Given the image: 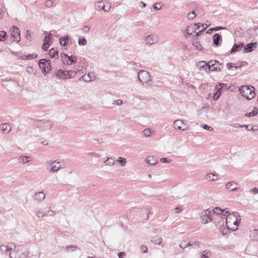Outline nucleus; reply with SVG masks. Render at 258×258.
<instances>
[{
	"mask_svg": "<svg viewBox=\"0 0 258 258\" xmlns=\"http://www.w3.org/2000/svg\"><path fill=\"white\" fill-rule=\"evenodd\" d=\"M240 217L239 213L236 212H233L232 214L229 213L226 218L227 228L232 231L237 230L240 221Z\"/></svg>",
	"mask_w": 258,
	"mask_h": 258,
	"instance_id": "obj_1",
	"label": "nucleus"
},
{
	"mask_svg": "<svg viewBox=\"0 0 258 258\" xmlns=\"http://www.w3.org/2000/svg\"><path fill=\"white\" fill-rule=\"evenodd\" d=\"M254 88L251 86H242L239 88L240 94L247 100L253 99L255 95Z\"/></svg>",
	"mask_w": 258,
	"mask_h": 258,
	"instance_id": "obj_2",
	"label": "nucleus"
},
{
	"mask_svg": "<svg viewBox=\"0 0 258 258\" xmlns=\"http://www.w3.org/2000/svg\"><path fill=\"white\" fill-rule=\"evenodd\" d=\"M36 123L37 126L43 131L49 130L53 126V123L50 120H38Z\"/></svg>",
	"mask_w": 258,
	"mask_h": 258,
	"instance_id": "obj_3",
	"label": "nucleus"
},
{
	"mask_svg": "<svg viewBox=\"0 0 258 258\" xmlns=\"http://www.w3.org/2000/svg\"><path fill=\"white\" fill-rule=\"evenodd\" d=\"M51 61L46 59H41L38 61V65L42 73L46 74L51 70Z\"/></svg>",
	"mask_w": 258,
	"mask_h": 258,
	"instance_id": "obj_4",
	"label": "nucleus"
},
{
	"mask_svg": "<svg viewBox=\"0 0 258 258\" xmlns=\"http://www.w3.org/2000/svg\"><path fill=\"white\" fill-rule=\"evenodd\" d=\"M63 162L58 161V160L50 161L47 169L50 172L54 173L59 171L62 167Z\"/></svg>",
	"mask_w": 258,
	"mask_h": 258,
	"instance_id": "obj_5",
	"label": "nucleus"
},
{
	"mask_svg": "<svg viewBox=\"0 0 258 258\" xmlns=\"http://www.w3.org/2000/svg\"><path fill=\"white\" fill-rule=\"evenodd\" d=\"M227 85L226 84L220 83L219 85H216L214 90L213 99L214 100H217L222 91L227 90Z\"/></svg>",
	"mask_w": 258,
	"mask_h": 258,
	"instance_id": "obj_6",
	"label": "nucleus"
},
{
	"mask_svg": "<svg viewBox=\"0 0 258 258\" xmlns=\"http://www.w3.org/2000/svg\"><path fill=\"white\" fill-rule=\"evenodd\" d=\"M138 78L142 84L148 82L151 79L149 73L145 70H140L138 72Z\"/></svg>",
	"mask_w": 258,
	"mask_h": 258,
	"instance_id": "obj_7",
	"label": "nucleus"
},
{
	"mask_svg": "<svg viewBox=\"0 0 258 258\" xmlns=\"http://www.w3.org/2000/svg\"><path fill=\"white\" fill-rule=\"evenodd\" d=\"M11 39L13 42H20L21 40L20 31L19 28L16 26H13L11 29Z\"/></svg>",
	"mask_w": 258,
	"mask_h": 258,
	"instance_id": "obj_8",
	"label": "nucleus"
},
{
	"mask_svg": "<svg viewBox=\"0 0 258 258\" xmlns=\"http://www.w3.org/2000/svg\"><path fill=\"white\" fill-rule=\"evenodd\" d=\"M257 42H254L247 44L244 46L243 48V53H248L253 51L257 47Z\"/></svg>",
	"mask_w": 258,
	"mask_h": 258,
	"instance_id": "obj_9",
	"label": "nucleus"
},
{
	"mask_svg": "<svg viewBox=\"0 0 258 258\" xmlns=\"http://www.w3.org/2000/svg\"><path fill=\"white\" fill-rule=\"evenodd\" d=\"M212 62V61H208L207 62L202 60L198 62V66L200 67V70H205L207 72V71L210 70V67L209 64Z\"/></svg>",
	"mask_w": 258,
	"mask_h": 258,
	"instance_id": "obj_10",
	"label": "nucleus"
},
{
	"mask_svg": "<svg viewBox=\"0 0 258 258\" xmlns=\"http://www.w3.org/2000/svg\"><path fill=\"white\" fill-rule=\"evenodd\" d=\"M61 58L63 59V61L66 60V59L67 58L68 59L67 61L68 64H71L72 63H74L77 61V58L75 56H69L67 54L62 53L61 54Z\"/></svg>",
	"mask_w": 258,
	"mask_h": 258,
	"instance_id": "obj_11",
	"label": "nucleus"
},
{
	"mask_svg": "<svg viewBox=\"0 0 258 258\" xmlns=\"http://www.w3.org/2000/svg\"><path fill=\"white\" fill-rule=\"evenodd\" d=\"M57 77L61 79H67L70 78L69 73L68 71L59 70L55 73Z\"/></svg>",
	"mask_w": 258,
	"mask_h": 258,
	"instance_id": "obj_12",
	"label": "nucleus"
},
{
	"mask_svg": "<svg viewBox=\"0 0 258 258\" xmlns=\"http://www.w3.org/2000/svg\"><path fill=\"white\" fill-rule=\"evenodd\" d=\"M225 210V209H221L220 207H216L213 209V212L217 215H221V218H224L225 217H226V216L230 213L228 211L224 212Z\"/></svg>",
	"mask_w": 258,
	"mask_h": 258,
	"instance_id": "obj_13",
	"label": "nucleus"
},
{
	"mask_svg": "<svg viewBox=\"0 0 258 258\" xmlns=\"http://www.w3.org/2000/svg\"><path fill=\"white\" fill-rule=\"evenodd\" d=\"M59 43L61 46H67L69 44L71 43V37L69 35H66L59 39Z\"/></svg>",
	"mask_w": 258,
	"mask_h": 258,
	"instance_id": "obj_14",
	"label": "nucleus"
},
{
	"mask_svg": "<svg viewBox=\"0 0 258 258\" xmlns=\"http://www.w3.org/2000/svg\"><path fill=\"white\" fill-rule=\"evenodd\" d=\"M52 36L50 33L45 35L42 46V49L44 50H46L47 48L49 46V40L52 38Z\"/></svg>",
	"mask_w": 258,
	"mask_h": 258,
	"instance_id": "obj_15",
	"label": "nucleus"
},
{
	"mask_svg": "<svg viewBox=\"0 0 258 258\" xmlns=\"http://www.w3.org/2000/svg\"><path fill=\"white\" fill-rule=\"evenodd\" d=\"M95 9L98 11H99L100 10H103L106 12H108L110 11V7H109L108 8V10H106L105 9L104 4L102 1L97 2L95 3Z\"/></svg>",
	"mask_w": 258,
	"mask_h": 258,
	"instance_id": "obj_16",
	"label": "nucleus"
},
{
	"mask_svg": "<svg viewBox=\"0 0 258 258\" xmlns=\"http://www.w3.org/2000/svg\"><path fill=\"white\" fill-rule=\"evenodd\" d=\"M244 46V43L242 42L238 44L235 43L233 45L232 48L230 50V53H233L235 52L238 51Z\"/></svg>",
	"mask_w": 258,
	"mask_h": 258,
	"instance_id": "obj_17",
	"label": "nucleus"
},
{
	"mask_svg": "<svg viewBox=\"0 0 258 258\" xmlns=\"http://www.w3.org/2000/svg\"><path fill=\"white\" fill-rule=\"evenodd\" d=\"M0 128L4 134H8L11 131L10 125L6 123H4L1 125Z\"/></svg>",
	"mask_w": 258,
	"mask_h": 258,
	"instance_id": "obj_18",
	"label": "nucleus"
},
{
	"mask_svg": "<svg viewBox=\"0 0 258 258\" xmlns=\"http://www.w3.org/2000/svg\"><path fill=\"white\" fill-rule=\"evenodd\" d=\"M213 43L215 46H218L219 44L220 41L221 40V36L219 34H215L213 37Z\"/></svg>",
	"mask_w": 258,
	"mask_h": 258,
	"instance_id": "obj_19",
	"label": "nucleus"
},
{
	"mask_svg": "<svg viewBox=\"0 0 258 258\" xmlns=\"http://www.w3.org/2000/svg\"><path fill=\"white\" fill-rule=\"evenodd\" d=\"M211 216H212V212L211 211H210L209 210L207 209V210H204L202 212L201 216H203L204 217H206L209 219V221H211L212 220Z\"/></svg>",
	"mask_w": 258,
	"mask_h": 258,
	"instance_id": "obj_20",
	"label": "nucleus"
},
{
	"mask_svg": "<svg viewBox=\"0 0 258 258\" xmlns=\"http://www.w3.org/2000/svg\"><path fill=\"white\" fill-rule=\"evenodd\" d=\"M48 54L51 58L55 57L57 58L58 55V51L56 49H55L54 48H52L49 50Z\"/></svg>",
	"mask_w": 258,
	"mask_h": 258,
	"instance_id": "obj_21",
	"label": "nucleus"
},
{
	"mask_svg": "<svg viewBox=\"0 0 258 258\" xmlns=\"http://www.w3.org/2000/svg\"><path fill=\"white\" fill-rule=\"evenodd\" d=\"M156 37L153 34H150L146 37V43L149 45L154 43Z\"/></svg>",
	"mask_w": 258,
	"mask_h": 258,
	"instance_id": "obj_22",
	"label": "nucleus"
},
{
	"mask_svg": "<svg viewBox=\"0 0 258 258\" xmlns=\"http://www.w3.org/2000/svg\"><path fill=\"white\" fill-rule=\"evenodd\" d=\"M182 124H183V122L181 120H179V119L176 120L173 122L174 127L175 128H177L178 130H182L181 125ZM182 130L184 131V130H185V129H182Z\"/></svg>",
	"mask_w": 258,
	"mask_h": 258,
	"instance_id": "obj_23",
	"label": "nucleus"
},
{
	"mask_svg": "<svg viewBox=\"0 0 258 258\" xmlns=\"http://www.w3.org/2000/svg\"><path fill=\"white\" fill-rule=\"evenodd\" d=\"M151 241L155 244H160L162 242V238L161 236L157 235L152 237Z\"/></svg>",
	"mask_w": 258,
	"mask_h": 258,
	"instance_id": "obj_24",
	"label": "nucleus"
},
{
	"mask_svg": "<svg viewBox=\"0 0 258 258\" xmlns=\"http://www.w3.org/2000/svg\"><path fill=\"white\" fill-rule=\"evenodd\" d=\"M146 161L147 163L150 165H155L156 164L157 161L153 156H149L147 157Z\"/></svg>",
	"mask_w": 258,
	"mask_h": 258,
	"instance_id": "obj_25",
	"label": "nucleus"
},
{
	"mask_svg": "<svg viewBox=\"0 0 258 258\" xmlns=\"http://www.w3.org/2000/svg\"><path fill=\"white\" fill-rule=\"evenodd\" d=\"M233 184H234L235 185H237V183L235 182H228L226 185V188L228 189H229L231 191L236 190L237 189V187H233Z\"/></svg>",
	"mask_w": 258,
	"mask_h": 258,
	"instance_id": "obj_26",
	"label": "nucleus"
},
{
	"mask_svg": "<svg viewBox=\"0 0 258 258\" xmlns=\"http://www.w3.org/2000/svg\"><path fill=\"white\" fill-rule=\"evenodd\" d=\"M45 198V194L43 192H38L35 194V199L41 201Z\"/></svg>",
	"mask_w": 258,
	"mask_h": 258,
	"instance_id": "obj_27",
	"label": "nucleus"
},
{
	"mask_svg": "<svg viewBox=\"0 0 258 258\" xmlns=\"http://www.w3.org/2000/svg\"><path fill=\"white\" fill-rule=\"evenodd\" d=\"M30 157L26 156H21L18 158L19 162L23 163L24 164L27 163L29 162Z\"/></svg>",
	"mask_w": 258,
	"mask_h": 258,
	"instance_id": "obj_28",
	"label": "nucleus"
},
{
	"mask_svg": "<svg viewBox=\"0 0 258 258\" xmlns=\"http://www.w3.org/2000/svg\"><path fill=\"white\" fill-rule=\"evenodd\" d=\"M37 54H28V55H24L23 56H21V59H28V60H30V59H33V58H35L37 57Z\"/></svg>",
	"mask_w": 258,
	"mask_h": 258,
	"instance_id": "obj_29",
	"label": "nucleus"
},
{
	"mask_svg": "<svg viewBox=\"0 0 258 258\" xmlns=\"http://www.w3.org/2000/svg\"><path fill=\"white\" fill-rule=\"evenodd\" d=\"M211 61H212L213 62L209 64L210 67V70L209 71H216L215 69L217 64V63H219V61L216 60H211Z\"/></svg>",
	"mask_w": 258,
	"mask_h": 258,
	"instance_id": "obj_30",
	"label": "nucleus"
},
{
	"mask_svg": "<svg viewBox=\"0 0 258 258\" xmlns=\"http://www.w3.org/2000/svg\"><path fill=\"white\" fill-rule=\"evenodd\" d=\"M226 29L225 27H221V26H217L216 27H213L212 28L209 29L207 32L206 33L210 34L212 31H216L220 30H223Z\"/></svg>",
	"mask_w": 258,
	"mask_h": 258,
	"instance_id": "obj_31",
	"label": "nucleus"
},
{
	"mask_svg": "<svg viewBox=\"0 0 258 258\" xmlns=\"http://www.w3.org/2000/svg\"><path fill=\"white\" fill-rule=\"evenodd\" d=\"M117 162L119 163L121 166H125L126 163V160L125 158L119 157L117 160Z\"/></svg>",
	"mask_w": 258,
	"mask_h": 258,
	"instance_id": "obj_32",
	"label": "nucleus"
},
{
	"mask_svg": "<svg viewBox=\"0 0 258 258\" xmlns=\"http://www.w3.org/2000/svg\"><path fill=\"white\" fill-rule=\"evenodd\" d=\"M258 109L256 108V107H254L253 111L249 112L248 113H246L245 114V116H247L248 117H251V116H253L255 115H257V113H258V111H257Z\"/></svg>",
	"mask_w": 258,
	"mask_h": 258,
	"instance_id": "obj_33",
	"label": "nucleus"
},
{
	"mask_svg": "<svg viewBox=\"0 0 258 258\" xmlns=\"http://www.w3.org/2000/svg\"><path fill=\"white\" fill-rule=\"evenodd\" d=\"M79 45L84 46L87 44V40L85 37H80L78 40Z\"/></svg>",
	"mask_w": 258,
	"mask_h": 258,
	"instance_id": "obj_34",
	"label": "nucleus"
},
{
	"mask_svg": "<svg viewBox=\"0 0 258 258\" xmlns=\"http://www.w3.org/2000/svg\"><path fill=\"white\" fill-rule=\"evenodd\" d=\"M78 248V246L77 245H68L66 246V248L67 249V251L68 252L70 251H74L76 249H77Z\"/></svg>",
	"mask_w": 258,
	"mask_h": 258,
	"instance_id": "obj_35",
	"label": "nucleus"
},
{
	"mask_svg": "<svg viewBox=\"0 0 258 258\" xmlns=\"http://www.w3.org/2000/svg\"><path fill=\"white\" fill-rule=\"evenodd\" d=\"M7 37V33L4 31H0V41H4Z\"/></svg>",
	"mask_w": 258,
	"mask_h": 258,
	"instance_id": "obj_36",
	"label": "nucleus"
},
{
	"mask_svg": "<svg viewBox=\"0 0 258 258\" xmlns=\"http://www.w3.org/2000/svg\"><path fill=\"white\" fill-rule=\"evenodd\" d=\"M191 245V243L190 242H188L186 243L185 241H183L181 242L180 244L179 245L180 247L184 249L186 248V247H189Z\"/></svg>",
	"mask_w": 258,
	"mask_h": 258,
	"instance_id": "obj_37",
	"label": "nucleus"
},
{
	"mask_svg": "<svg viewBox=\"0 0 258 258\" xmlns=\"http://www.w3.org/2000/svg\"><path fill=\"white\" fill-rule=\"evenodd\" d=\"M81 79L85 82H90L91 81L92 79V77L90 76V73H88V74L86 75H83Z\"/></svg>",
	"mask_w": 258,
	"mask_h": 258,
	"instance_id": "obj_38",
	"label": "nucleus"
},
{
	"mask_svg": "<svg viewBox=\"0 0 258 258\" xmlns=\"http://www.w3.org/2000/svg\"><path fill=\"white\" fill-rule=\"evenodd\" d=\"M212 176H213V177L216 176V175L215 174H214V173H208L206 175V178L207 179H209L210 180H212V181H215V180H217V178H214L213 177L212 178Z\"/></svg>",
	"mask_w": 258,
	"mask_h": 258,
	"instance_id": "obj_39",
	"label": "nucleus"
},
{
	"mask_svg": "<svg viewBox=\"0 0 258 258\" xmlns=\"http://www.w3.org/2000/svg\"><path fill=\"white\" fill-rule=\"evenodd\" d=\"M36 215L39 218L40 217H43L45 216V211L39 210L36 213Z\"/></svg>",
	"mask_w": 258,
	"mask_h": 258,
	"instance_id": "obj_40",
	"label": "nucleus"
},
{
	"mask_svg": "<svg viewBox=\"0 0 258 258\" xmlns=\"http://www.w3.org/2000/svg\"><path fill=\"white\" fill-rule=\"evenodd\" d=\"M104 162L106 163V165H113L115 162L112 158H107Z\"/></svg>",
	"mask_w": 258,
	"mask_h": 258,
	"instance_id": "obj_41",
	"label": "nucleus"
},
{
	"mask_svg": "<svg viewBox=\"0 0 258 258\" xmlns=\"http://www.w3.org/2000/svg\"><path fill=\"white\" fill-rule=\"evenodd\" d=\"M196 17V15L194 11L189 12L187 14V18L188 19H193Z\"/></svg>",
	"mask_w": 258,
	"mask_h": 258,
	"instance_id": "obj_42",
	"label": "nucleus"
},
{
	"mask_svg": "<svg viewBox=\"0 0 258 258\" xmlns=\"http://www.w3.org/2000/svg\"><path fill=\"white\" fill-rule=\"evenodd\" d=\"M55 212L52 210L45 211V216H53Z\"/></svg>",
	"mask_w": 258,
	"mask_h": 258,
	"instance_id": "obj_43",
	"label": "nucleus"
},
{
	"mask_svg": "<svg viewBox=\"0 0 258 258\" xmlns=\"http://www.w3.org/2000/svg\"><path fill=\"white\" fill-rule=\"evenodd\" d=\"M209 26H210V24L207 25L206 27H204L201 30L197 32L195 36L197 37H199L202 34V33H203L204 31H205L206 30V29Z\"/></svg>",
	"mask_w": 258,
	"mask_h": 258,
	"instance_id": "obj_44",
	"label": "nucleus"
},
{
	"mask_svg": "<svg viewBox=\"0 0 258 258\" xmlns=\"http://www.w3.org/2000/svg\"><path fill=\"white\" fill-rule=\"evenodd\" d=\"M217 63V64L215 70L216 71L220 72L223 68V64L222 63H220L219 62Z\"/></svg>",
	"mask_w": 258,
	"mask_h": 258,
	"instance_id": "obj_45",
	"label": "nucleus"
},
{
	"mask_svg": "<svg viewBox=\"0 0 258 258\" xmlns=\"http://www.w3.org/2000/svg\"><path fill=\"white\" fill-rule=\"evenodd\" d=\"M53 4L52 0H48L45 2V6L47 8H50Z\"/></svg>",
	"mask_w": 258,
	"mask_h": 258,
	"instance_id": "obj_46",
	"label": "nucleus"
},
{
	"mask_svg": "<svg viewBox=\"0 0 258 258\" xmlns=\"http://www.w3.org/2000/svg\"><path fill=\"white\" fill-rule=\"evenodd\" d=\"M190 246H192L194 248H199L200 247V243L199 241H195L191 243Z\"/></svg>",
	"mask_w": 258,
	"mask_h": 258,
	"instance_id": "obj_47",
	"label": "nucleus"
},
{
	"mask_svg": "<svg viewBox=\"0 0 258 258\" xmlns=\"http://www.w3.org/2000/svg\"><path fill=\"white\" fill-rule=\"evenodd\" d=\"M143 133H144V135L146 137L150 136L151 134V131L148 128H146V129L144 130L143 131Z\"/></svg>",
	"mask_w": 258,
	"mask_h": 258,
	"instance_id": "obj_48",
	"label": "nucleus"
},
{
	"mask_svg": "<svg viewBox=\"0 0 258 258\" xmlns=\"http://www.w3.org/2000/svg\"><path fill=\"white\" fill-rule=\"evenodd\" d=\"M68 72L69 73L70 78H74L76 75L77 74V72L71 70L68 71Z\"/></svg>",
	"mask_w": 258,
	"mask_h": 258,
	"instance_id": "obj_49",
	"label": "nucleus"
},
{
	"mask_svg": "<svg viewBox=\"0 0 258 258\" xmlns=\"http://www.w3.org/2000/svg\"><path fill=\"white\" fill-rule=\"evenodd\" d=\"M26 37L28 40H29L30 41L31 40V39H32L31 34L30 31L28 30H27L26 31Z\"/></svg>",
	"mask_w": 258,
	"mask_h": 258,
	"instance_id": "obj_50",
	"label": "nucleus"
},
{
	"mask_svg": "<svg viewBox=\"0 0 258 258\" xmlns=\"http://www.w3.org/2000/svg\"><path fill=\"white\" fill-rule=\"evenodd\" d=\"M202 223L204 224H206L208 223L209 221V219L206 217H204L203 216H201Z\"/></svg>",
	"mask_w": 258,
	"mask_h": 258,
	"instance_id": "obj_51",
	"label": "nucleus"
},
{
	"mask_svg": "<svg viewBox=\"0 0 258 258\" xmlns=\"http://www.w3.org/2000/svg\"><path fill=\"white\" fill-rule=\"evenodd\" d=\"M193 45L197 48L198 50H201L202 49V46L201 44L197 42L194 43Z\"/></svg>",
	"mask_w": 258,
	"mask_h": 258,
	"instance_id": "obj_52",
	"label": "nucleus"
},
{
	"mask_svg": "<svg viewBox=\"0 0 258 258\" xmlns=\"http://www.w3.org/2000/svg\"><path fill=\"white\" fill-rule=\"evenodd\" d=\"M153 8L156 10H159L161 8V7L160 6V4L156 3L153 5Z\"/></svg>",
	"mask_w": 258,
	"mask_h": 258,
	"instance_id": "obj_53",
	"label": "nucleus"
},
{
	"mask_svg": "<svg viewBox=\"0 0 258 258\" xmlns=\"http://www.w3.org/2000/svg\"><path fill=\"white\" fill-rule=\"evenodd\" d=\"M203 127L206 130L208 131H212L213 130V127L211 126H209L207 124H204L203 126Z\"/></svg>",
	"mask_w": 258,
	"mask_h": 258,
	"instance_id": "obj_54",
	"label": "nucleus"
},
{
	"mask_svg": "<svg viewBox=\"0 0 258 258\" xmlns=\"http://www.w3.org/2000/svg\"><path fill=\"white\" fill-rule=\"evenodd\" d=\"M126 255L125 253L123 251L119 252L118 253L117 255L119 258H124L125 255Z\"/></svg>",
	"mask_w": 258,
	"mask_h": 258,
	"instance_id": "obj_55",
	"label": "nucleus"
},
{
	"mask_svg": "<svg viewBox=\"0 0 258 258\" xmlns=\"http://www.w3.org/2000/svg\"><path fill=\"white\" fill-rule=\"evenodd\" d=\"M122 103V101L120 99H118L113 101V104H116L117 105H121Z\"/></svg>",
	"mask_w": 258,
	"mask_h": 258,
	"instance_id": "obj_56",
	"label": "nucleus"
},
{
	"mask_svg": "<svg viewBox=\"0 0 258 258\" xmlns=\"http://www.w3.org/2000/svg\"><path fill=\"white\" fill-rule=\"evenodd\" d=\"M250 192H252L253 194H256L258 193V188L254 187L250 189Z\"/></svg>",
	"mask_w": 258,
	"mask_h": 258,
	"instance_id": "obj_57",
	"label": "nucleus"
},
{
	"mask_svg": "<svg viewBox=\"0 0 258 258\" xmlns=\"http://www.w3.org/2000/svg\"><path fill=\"white\" fill-rule=\"evenodd\" d=\"M239 127H245L247 131H252L253 127H251V129L248 128V125L246 124L244 125H239Z\"/></svg>",
	"mask_w": 258,
	"mask_h": 258,
	"instance_id": "obj_58",
	"label": "nucleus"
},
{
	"mask_svg": "<svg viewBox=\"0 0 258 258\" xmlns=\"http://www.w3.org/2000/svg\"><path fill=\"white\" fill-rule=\"evenodd\" d=\"M233 65H234V64L233 63H231V62L227 63L226 66H227L228 70H230L232 69L234 67Z\"/></svg>",
	"mask_w": 258,
	"mask_h": 258,
	"instance_id": "obj_59",
	"label": "nucleus"
},
{
	"mask_svg": "<svg viewBox=\"0 0 258 258\" xmlns=\"http://www.w3.org/2000/svg\"><path fill=\"white\" fill-rule=\"evenodd\" d=\"M208 252L206 250H204L201 255V258H209L208 256L207 255Z\"/></svg>",
	"mask_w": 258,
	"mask_h": 258,
	"instance_id": "obj_60",
	"label": "nucleus"
},
{
	"mask_svg": "<svg viewBox=\"0 0 258 258\" xmlns=\"http://www.w3.org/2000/svg\"><path fill=\"white\" fill-rule=\"evenodd\" d=\"M182 208L181 207H176L174 209V211L175 212V213H179L181 211H182Z\"/></svg>",
	"mask_w": 258,
	"mask_h": 258,
	"instance_id": "obj_61",
	"label": "nucleus"
},
{
	"mask_svg": "<svg viewBox=\"0 0 258 258\" xmlns=\"http://www.w3.org/2000/svg\"><path fill=\"white\" fill-rule=\"evenodd\" d=\"M141 249L143 250V252H144V253L146 252L148 250L147 246L146 245H142L141 246Z\"/></svg>",
	"mask_w": 258,
	"mask_h": 258,
	"instance_id": "obj_62",
	"label": "nucleus"
},
{
	"mask_svg": "<svg viewBox=\"0 0 258 258\" xmlns=\"http://www.w3.org/2000/svg\"><path fill=\"white\" fill-rule=\"evenodd\" d=\"M7 247L6 245H2L0 246V250L2 251H7Z\"/></svg>",
	"mask_w": 258,
	"mask_h": 258,
	"instance_id": "obj_63",
	"label": "nucleus"
},
{
	"mask_svg": "<svg viewBox=\"0 0 258 258\" xmlns=\"http://www.w3.org/2000/svg\"><path fill=\"white\" fill-rule=\"evenodd\" d=\"M160 161L162 163H169V161L166 158H161Z\"/></svg>",
	"mask_w": 258,
	"mask_h": 258,
	"instance_id": "obj_64",
	"label": "nucleus"
}]
</instances>
